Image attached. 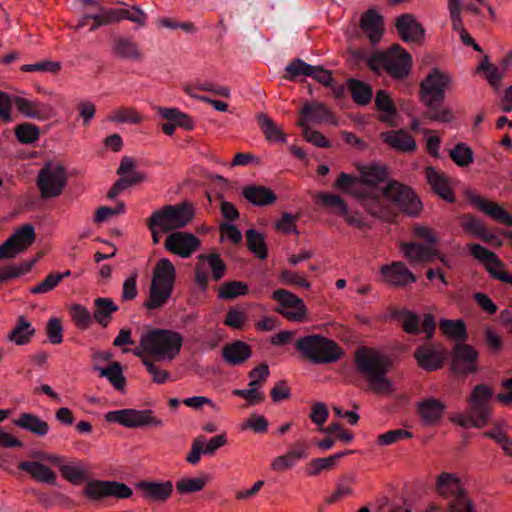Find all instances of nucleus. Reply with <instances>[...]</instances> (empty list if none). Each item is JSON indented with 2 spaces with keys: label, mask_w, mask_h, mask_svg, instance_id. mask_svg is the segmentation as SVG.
<instances>
[{
  "label": "nucleus",
  "mask_w": 512,
  "mask_h": 512,
  "mask_svg": "<svg viewBox=\"0 0 512 512\" xmlns=\"http://www.w3.org/2000/svg\"><path fill=\"white\" fill-rule=\"evenodd\" d=\"M48 456H57V454L42 450L32 451L30 453L31 459L21 461L18 467L20 470L27 472L37 482L55 485L57 474L51 468L53 462L46 459Z\"/></svg>",
  "instance_id": "6e6552de"
},
{
  "label": "nucleus",
  "mask_w": 512,
  "mask_h": 512,
  "mask_svg": "<svg viewBox=\"0 0 512 512\" xmlns=\"http://www.w3.org/2000/svg\"><path fill=\"white\" fill-rule=\"evenodd\" d=\"M333 187L351 197L360 201L364 208L371 214H376L377 210L372 206L369 199L368 192L363 187V181L356 176L349 175L347 173H340Z\"/></svg>",
  "instance_id": "f3484780"
},
{
  "label": "nucleus",
  "mask_w": 512,
  "mask_h": 512,
  "mask_svg": "<svg viewBox=\"0 0 512 512\" xmlns=\"http://www.w3.org/2000/svg\"><path fill=\"white\" fill-rule=\"evenodd\" d=\"M95 310L93 319L102 327H107L111 321L112 314L118 310V306L110 298H96L94 300Z\"/></svg>",
  "instance_id": "a19ab883"
},
{
  "label": "nucleus",
  "mask_w": 512,
  "mask_h": 512,
  "mask_svg": "<svg viewBox=\"0 0 512 512\" xmlns=\"http://www.w3.org/2000/svg\"><path fill=\"white\" fill-rule=\"evenodd\" d=\"M15 134L21 143L29 144L38 139L39 128L34 124L25 123L16 128Z\"/></svg>",
  "instance_id": "774afa93"
},
{
  "label": "nucleus",
  "mask_w": 512,
  "mask_h": 512,
  "mask_svg": "<svg viewBox=\"0 0 512 512\" xmlns=\"http://www.w3.org/2000/svg\"><path fill=\"white\" fill-rule=\"evenodd\" d=\"M439 327L443 334L451 339L465 340L466 338V328L462 320L442 319Z\"/></svg>",
  "instance_id": "4d7b16f0"
},
{
  "label": "nucleus",
  "mask_w": 512,
  "mask_h": 512,
  "mask_svg": "<svg viewBox=\"0 0 512 512\" xmlns=\"http://www.w3.org/2000/svg\"><path fill=\"white\" fill-rule=\"evenodd\" d=\"M308 457V446L305 443H296L285 454L274 457L270 469L274 472H284L292 469L296 464Z\"/></svg>",
  "instance_id": "bb28decb"
},
{
  "label": "nucleus",
  "mask_w": 512,
  "mask_h": 512,
  "mask_svg": "<svg viewBox=\"0 0 512 512\" xmlns=\"http://www.w3.org/2000/svg\"><path fill=\"white\" fill-rule=\"evenodd\" d=\"M35 229L31 224H24L0 246V259L14 258L25 251L35 241Z\"/></svg>",
  "instance_id": "4468645a"
},
{
  "label": "nucleus",
  "mask_w": 512,
  "mask_h": 512,
  "mask_svg": "<svg viewBox=\"0 0 512 512\" xmlns=\"http://www.w3.org/2000/svg\"><path fill=\"white\" fill-rule=\"evenodd\" d=\"M385 283L392 286H406L416 282L415 275L402 262H393L380 268Z\"/></svg>",
  "instance_id": "c85d7f7f"
},
{
  "label": "nucleus",
  "mask_w": 512,
  "mask_h": 512,
  "mask_svg": "<svg viewBox=\"0 0 512 512\" xmlns=\"http://www.w3.org/2000/svg\"><path fill=\"white\" fill-rule=\"evenodd\" d=\"M380 138L392 149L408 153L416 148V142L412 136L404 130H392L380 134Z\"/></svg>",
  "instance_id": "f704fd0d"
},
{
  "label": "nucleus",
  "mask_w": 512,
  "mask_h": 512,
  "mask_svg": "<svg viewBox=\"0 0 512 512\" xmlns=\"http://www.w3.org/2000/svg\"><path fill=\"white\" fill-rule=\"evenodd\" d=\"M469 249L472 256L483 263L491 277L512 285V276L507 272L505 264L494 252L479 244H471Z\"/></svg>",
  "instance_id": "dca6fc26"
},
{
  "label": "nucleus",
  "mask_w": 512,
  "mask_h": 512,
  "mask_svg": "<svg viewBox=\"0 0 512 512\" xmlns=\"http://www.w3.org/2000/svg\"><path fill=\"white\" fill-rule=\"evenodd\" d=\"M414 357L422 369L434 371L443 366L446 351L439 347L424 346L415 351Z\"/></svg>",
  "instance_id": "7c9ffc66"
},
{
  "label": "nucleus",
  "mask_w": 512,
  "mask_h": 512,
  "mask_svg": "<svg viewBox=\"0 0 512 512\" xmlns=\"http://www.w3.org/2000/svg\"><path fill=\"white\" fill-rule=\"evenodd\" d=\"M450 157L459 167H467L474 161V153L465 143H459L450 150Z\"/></svg>",
  "instance_id": "bf43d9fd"
},
{
  "label": "nucleus",
  "mask_w": 512,
  "mask_h": 512,
  "mask_svg": "<svg viewBox=\"0 0 512 512\" xmlns=\"http://www.w3.org/2000/svg\"><path fill=\"white\" fill-rule=\"evenodd\" d=\"M355 362L358 370L367 377L371 389L375 393L389 394L392 392V384L385 376L387 361L383 355L374 349L361 347L355 352Z\"/></svg>",
  "instance_id": "f03ea898"
},
{
  "label": "nucleus",
  "mask_w": 512,
  "mask_h": 512,
  "mask_svg": "<svg viewBox=\"0 0 512 512\" xmlns=\"http://www.w3.org/2000/svg\"><path fill=\"white\" fill-rule=\"evenodd\" d=\"M112 17L113 9H104L103 7L85 8L80 15L76 28L80 29L87 26L91 20L90 31H95L101 26L111 24Z\"/></svg>",
  "instance_id": "473e14b6"
},
{
  "label": "nucleus",
  "mask_w": 512,
  "mask_h": 512,
  "mask_svg": "<svg viewBox=\"0 0 512 512\" xmlns=\"http://www.w3.org/2000/svg\"><path fill=\"white\" fill-rule=\"evenodd\" d=\"M295 347L303 357L315 364L333 363L343 355L342 348L336 342L321 335L301 337Z\"/></svg>",
  "instance_id": "20e7f679"
},
{
  "label": "nucleus",
  "mask_w": 512,
  "mask_h": 512,
  "mask_svg": "<svg viewBox=\"0 0 512 512\" xmlns=\"http://www.w3.org/2000/svg\"><path fill=\"white\" fill-rule=\"evenodd\" d=\"M400 250L411 265L429 263L438 256V252L433 246H425L414 242L402 243Z\"/></svg>",
  "instance_id": "c756f323"
},
{
  "label": "nucleus",
  "mask_w": 512,
  "mask_h": 512,
  "mask_svg": "<svg viewBox=\"0 0 512 512\" xmlns=\"http://www.w3.org/2000/svg\"><path fill=\"white\" fill-rule=\"evenodd\" d=\"M349 453H351V451L335 453L325 458L312 459L309 463L308 474L311 476H316L322 471H329L333 469L336 466L338 460Z\"/></svg>",
  "instance_id": "09e8293b"
},
{
  "label": "nucleus",
  "mask_w": 512,
  "mask_h": 512,
  "mask_svg": "<svg viewBox=\"0 0 512 512\" xmlns=\"http://www.w3.org/2000/svg\"><path fill=\"white\" fill-rule=\"evenodd\" d=\"M201 245L199 238L184 231L171 232L165 239L164 248L181 258H189Z\"/></svg>",
  "instance_id": "a211bd4d"
},
{
  "label": "nucleus",
  "mask_w": 512,
  "mask_h": 512,
  "mask_svg": "<svg viewBox=\"0 0 512 512\" xmlns=\"http://www.w3.org/2000/svg\"><path fill=\"white\" fill-rule=\"evenodd\" d=\"M279 280L282 284L301 287L307 290L311 287V284L306 277L296 271L282 270L279 274Z\"/></svg>",
  "instance_id": "69168bd1"
},
{
  "label": "nucleus",
  "mask_w": 512,
  "mask_h": 512,
  "mask_svg": "<svg viewBox=\"0 0 512 512\" xmlns=\"http://www.w3.org/2000/svg\"><path fill=\"white\" fill-rule=\"evenodd\" d=\"M246 239L250 251L260 259H265L267 251L264 236L256 230L250 229L246 232Z\"/></svg>",
  "instance_id": "052dcab7"
},
{
  "label": "nucleus",
  "mask_w": 512,
  "mask_h": 512,
  "mask_svg": "<svg viewBox=\"0 0 512 512\" xmlns=\"http://www.w3.org/2000/svg\"><path fill=\"white\" fill-rule=\"evenodd\" d=\"M478 71L484 72V76L489 84L498 90L501 86V80L505 73V67H498L491 64L485 57L478 66Z\"/></svg>",
  "instance_id": "3c124183"
},
{
  "label": "nucleus",
  "mask_w": 512,
  "mask_h": 512,
  "mask_svg": "<svg viewBox=\"0 0 512 512\" xmlns=\"http://www.w3.org/2000/svg\"><path fill=\"white\" fill-rule=\"evenodd\" d=\"M209 481L208 475L199 477H185L176 482V489L180 494L194 493L203 490Z\"/></svg>",
  "instance_id": "5fc2aeb1"
},
{
  "label": "nucleus",
  "mask_w": 512,
  "mask_h": 512,
  "mask_svg": "<svg viewBox=\"0 0 512 512\" xmlns=\"http://www.w3.org/2000/svg\"><path fill=\"white\" fill-rule=\"evenodd\" d=\"M223 358L230 365H239L245 362L251 356L250 347L242 342L235 341L223 348Z\"/></svg>",
  "instance_id": "58836bf2"
},
{
  "label": "nucleus",
  "mask_w": 512,
  "mask_h": 512,
  "mask_svg": "<svg viewBox=\"0 0 512 512\" xmlns=\"http://www.w3.org/2000/svg\"><path fill=\"white\" fill-rule=\"evenodd\" d=\"M439 495L453 498L448 512H474L472 501L467 497L459 476L455 473L443 472L435 481Z\"/></svg>",
  "instance_id": "423d86ee"
},
{
  "label": "nucleus",
  "mask_w": 512,
  "mask_h": 512,
  "mask_svg": "<svg viewBox=\"0 0 512 512\" xmlns=\"http://www.w3.org/2000/svg\"><path fill=\"white\" fill-rule=\"evenodd\" d=\"M355 482L356 479L352 475H345L341 477L337 481L336 489L329 497L328 502L334 503L342 498L351 496L353 494V485Z\"/></svg>",
  "instance_id": "13d9d810"
},
{
  "label": "nucleus",
  "mask_w": 512,
  "mask_h": 512,
  "mask_svg": "<svg viewBox=\"0 0 512 512\" xmlns=\"http://www.w3.org/2000/svg\"><path fill=\"white\" fill-rule=\"evenodd\" d=\"M308 76L313 78L317 82L323 84L324 86H331L333 88L334 93L337 95L343 92L342 86H333V80L330 71L324 69L321 66L310 65Z\"/></svg>",
  "instance_id": "0e129e2a"
},
{
  "label": "nucleus",
  "mask_w": 512,
  "mask_h": 512,
  "mask_svg": "<svg viewBox=\"0 0 512 512\" xmlns=\"http://www.w3.org/2000/svg\"><path fill=\"white\" fill-rule=\"evenodd\" d=\"M425 177L432 190L441 198L449 202L454 200V193L450 187L449 180L443 173L428 166L425 169Z\"/></svg>",
  "instance_id": "72a5a7b5"
},
{
  "label": "nucleus",
  "mask_w": 512,
  "mask_h": 512,
  "mask_svg": "<svg viewBox=\"0 0 512 512\" xmlns=\"http://www.w3.org/2000/svg\"><path fill=\"white\" fill-rule=\"evenodd\" d=\"M302 118L298 121L300 127L309 126L310 123H332L336 124L334 116L327 109V107L321 103H307L301 109Z\"/></svg>",
  "instance_id": "2f4dec72"
},
{
  "label": "nucleus",
  "mask_w": 512,
  "mask_h": 512,
  "mask_svg": "<svg viewBox=\"0 0 512 512\" xmlns=\"http://www.w3.org/2000/svg\"><path fill=\"white\" fill-rule=\"evenodd\" d=\"M34 334L35 329L31 323L24 316H19L15 327L8 335V340L19 346L26 345L31 341Z\"/></svg>",
  "instance_id": "ea45409f"
},
{
  "label": "nucleus",
  "mask_w": 512,
  "mask_h": 512,
  "mask_svg": "<svg viewBox=\"0 0 512 512\" xmlns=\"http://www.w3.org/2000/svg\"><path fill=\"white\" fill-rule=\"evenodd\" d=\"M411 55L400 45L395 44L386 51V72L394 79H402L410 73Z\"/></svg>",
  "instance_id": "412c9836"
},
{
  "label": "nucleus",
  "mask_w": 512,
  "mask_h": 512,
  "mask_svg": "<svg viewBox=\"0 0 512 512\" xmlns=\"http://www.w3.org/2000/svg\"><path fill=\"white\" fill-rule=\"evenodd\" d=\"M69 312L74 324L82 330L87 329L93 317L90 312L81 304H73L69 308Z\"/></svg>",
  "instance_id": "e2e57ef3"
},
{
  "label": "nucleus",
  "mask_w": 512,
  "mask_h": 512,
  "mask_svg": "<svg viewBox=\"0 0 512 512\" xmlns=\"http://www.w3.org/2000/svg\"><path fill=\"white\" fill-rule=\"evenodd\" d=\"M13 104L24 117L38 121L48 120L55 114L54 108L50 104L39 100L15 96Z\"/></svg>",
  "instance_id": "4be33fe9"
},
{
  "label": "nucleus",
  "mask_w": 512,
  "mask_h": 512,
  "mask_svg": "<svg viewBox=\"0 0 512 512\" xmlns=\"http://www.w3.org/2000/svg\"><path fill=\"white\" fill-rule=\"evenodd\" d=\"M493 398L494 390L487 384H478L471 390L467 401L472 414L479 418V424L487 425L489 422Z\"/></svg>",
  "instance_id": "2eb2a0df"
},
{
  "label": "nucleus",
  "mask_w": 512,
  "mask_h": 512,
  "mask_svg": "<svg viewBox=\"0 0 512 512\" xmlns=\"http://www.w3.org/2000/svg\"><path fill=\"white\" fill-rule=\"evenodd\" d=\"M124 19L137 24L139 27H144L147 22V15L142 9L136 6L129 9H113L112 23L119 22Z\"/></svg>",
  "instance_id": "de8ad7c7"
},
{
  "label": "nucleus",
  "mask_w": 512,
  "mask_h": 512,
  "mask_svg": "<svg viewBox=\"0 0 512 512\" xmlns=\"http://www.w3.org/2000/svg\"><path fill=\"white\" fill-rule=\"evenodd\" d=\"M248 291L246 283L241 281H232L225 283L219 290V297L222 299H233L245 295Z\"/></svg>",
  "instance_id": "338daca9"
},
{
  "label": "nucleus",
  "mask_w": 512,
  "mask_h": 512,
  "mask_svg": "<svg viewBox=\"0 0 512 512\" xmlns=\"http://www.w3.org/2000/svg\"><path fill=\"white\" fill-rule=\"evenodd\" d=\"M315 200L331 214L342 216L343 213H346L345 211L348 205L338 194L319 192L316 194Z\"/></svg>",
  "instance_id": "79ce46f5"
},
{
  "label": "nucleus",
  "mask_w": 512,
  "mask_h": 512,
  "mask_svg": "<svg viewBox=\"0 0 512 512\" xmlns=\"http://www.w3.org/2000/svg\"><path fill=\"white\" fill-rule=\"evenodd\" d=\"M113 53L125 60L129 61H140L142 59V53L138 45L127 38L117 39L113 45Z\"/></svg>",
  "instance_id": "37998d69"
},
{
  "label": "nucleus",
  "mask_w": 512,
  "mask_h": 512,
  "mask_svg": "<svg viewBox=\"0 0 512 512\" xmlns=\"http://www.w3.org/2000/svg\"><path fill=\"white\" fill-rule=\"evenodd\" d=\"M467 199L476 209L482 211L494 220L512 226V215L507 213L499 204L488 201L475 192H468Z\"/></svg>",
  "instance_id": "a878e982"
},
{
  "label": "nucleus",
  "mask_w": 512,
  "mask_h": 512,
  "mask_svg": "<svg viewBox=\"0 0 512 512\" xmlns=\"http://www.w3.org/2000/svg\"><path fill=\"white\" fill-rule=\"evenodd\" d=\"M107 119L113 123L139 124L142 121V116L132 107H120L113 110Z\"/></svg>",
  "instance_id": "603ef678"
},
{
  "label": "nucleus",
  "mask_w": 512,
  "mask_h": 512,
  "mask_svg": "<svg viewBox=\"0 0 512 512\" xmlns=\"http://www.w3.org/2000/svg\"><path fill=\"white\" fill-rule=\"evenodd\" d=\"M441 102H433L432 105H426L428 108L427 116L429 119L442 123H449L454 120V114L450 107L441 105Z\"/></svg>",
  "instance_id": "680f3d73"
},
{
  "label": "nucleus",
  "mask_w": 512,
  "mask_h": 512,
  "mask_svg": "<svg viewBox=\"0 0 512 512\" xmlns=\"http://www.w3.org/2000/svg\"><path fill=\"white\" fill-rule=\"evenodd\" d=\"M157 111L161 117L170 122H175L180 127L187 130H191L193 128V121L191 118L177 108L158 107Z\"/></svg>",
  "instance_id": "6e6d98bb"
},
{
  "label": "nucleus",
  "mask_w": 512,
  "mask_h": 512,
  "mask_svg": "<svg viewBox=\"0 0 512 512\" xmlns=\"http://www.w3.org/2000/svg\"><path fill=\"white\" fill-rule=\"evenodd\" d=\"M183 335L172 329L152 328L144 331L139 339V347L133 350L135 356L147 354L157 361L171 362L181 352Z\"/></svg>",
  "instance_id": "f257e3e1"
},
{
  "label": "nucleus",
  "mask_w": 512,
  "mask_h": 512,
  "mask_svg": "<svg viewBox=\"0 0 512 512\" xmlns=\"http://www.w3.org/2000/svg\"><path fill=\"white\" fill-rule=\"evenodd\" d=\"M136 489L141 492L144 499L163 503L171 497L173 484L171 481H141L136 484Z\"/></svg>",
  "instance_id": "cd10ccee"
},
{
  "label": "nucleus",
  "mask_w": 512,
  "mask_h": 512,
  "mask_svg": "<svg viewBox=\"0 0 512 512\" xmlns=\"http://www.w3.org/2000/svg\"><path fill=\"white\" fill-rule=\"evenodd\" d=\"M46 459L53 462L61 476L73 485L81 484L88 476V464L83 460H67L64 456H48Z\"/></svg>",
  "instance_id": "aec40b11"
},
{
  "label": "nucleus",
  "mask_w": 512,
  "mask_h": 512,
  "mask_svg": "<svg viewBox=\"0 0 512 512\" xmlns=\"http://www.w3.org/2000/svg\"><path fill=\"white\" fill-rule=\"evenodd\" d=\"M194 215V206L189 202L165 205L151 214V225H158L162 232H174L186 227Z\"/></svg>",
  "instance_id": "39448f33"
},
{
  "label": "nucleus",
  "mask_w": 512,
  "mask_h": 512,
  "mask_svg": "<svg viewBox=\"0 0 512 512\" xmlns=\"http://www.w3.org/2000/svg\"><path fill=\"white\" fill-rule=\"evenodd\" d=\"M108 422L118 423L127 428H139L144 426L161 427L163 421L155 416L149 409H120L109 411L105 415Z\"/></svg>",
  "instance_id": "1a4fd4ad"
},
{
  "label": "nucleus",
  "mask_w": 512,
  "mask_h": 512,
  "mask_svg": "<svg viewBox=\"0 0 512 512\" xmlns=\"http://www.w3.org/2000/svg\"><path fill=\"white\" fill-rule=\"evenodd\" d=\"M94 370L99 376L106 378L108 382L119 392H124L126 388V378L123 374V368L119 362H112L107 367L94 366Z\"/></svg>",
  "instance_id": "4c0bfd02"
},
{
  "label": "nucleus",
  "mask_w": 512,
  "mask_h": 512,
  "mask_svg": "<svg viewBox=\"0 0 512 512\" xmlns=\"http://www.w3.org/2000/svg\"><path fill=\"white\" fill-rule=\"evenodd\" d=\"M360 173L359 178L363 181V187L368 192L369 199L372 206L379 203L383 190L378 188V184L383 182L387 176L385 167L377 164L361 165L358 166Z\"/></svg>",
  "instance_id": "6ab92c4d"
},
{
  "label": "nucleus",
  "mask_w": 512,
  "mask_h": 512,
  "mask_svg": "<svg viewBox=\"0 0 512 512\" xmlns=\"http://www.w3.org/2000/svg\"><path fill=\"white\" fill-rule=\"evenodd\" d=\"M242 195L254 206H267L277 199L276 194L269 187L262 185H248L243 188Z\"/></svg>",
  "instance_id": "c9c22d12"
},
{
  "label": "nucleus",
  "mask_w": 512,
  "mask_h": 512,
  "mask_svg": "<svg viewBox=\"0 0 512 512\" xmlns=\"http://www.w3.org/2000/svg\"><path fill=\"white\" fill-rule=\"evenodd\" d=\"M83 494L90 500L98 501L108 497L127 499L132 496L133 491L122 482L94 479L86 483Z\"/></svg>",
  "instance_id": "9d476101"
},
{
  "label": "nucleus",
  "mask_w": 512,
  "mask_h": 512,
  "mask_svg": "<svg viewBox=\"0 0 512 512\" xmlns=\"http://www.w3.org/2000/svg\"><path fill=\"white\" fill-rule=\"evenodd\" d=\"M272 299L278 303L276 311L289 321L307 320V307L297 295L286 289H277L272 293Z\"/></svg>",
  "instance_id": "ddd939ff"
},
{
  "label": "nucleus",
  "mask_w": 512,
  "mask_h": 512,
  "mask_svg": "<svg viewBox=\"0 0 512 512\" xmlns=\"http://www.w3.org/2000/svg\"><path fill=\"white\" fill-rule=\"evenodd\" d=\"M462 227L472 236L478 237L486 242H490L493 239H496V237L493 234L489 233L485 229L483 223L474 216H465L462 221Z\"/></svg>",
  "instance_id": "8fccbe9b"
},
{
  "label": "nucleus",
  "mask_w": 512,
  "mask_h": 512,
  "mask_svg": "<svg viewBox=\"0 0 512 512\" xmlns=\"http://www.w3.org/2000/svg\"><path fill=\"white\" fill-rule=\"evenodd\" d=\"M67 184V171L59 162H49L38 172L36 185L43 199L60 196Z\"/></svg>",
  "instance_id": "0eeeda50"
},
{
  "label": "nucleus",
  "mask_w": 512,
  "mask_h": 512,
  "mask_svg": "<svg viewBox=\"0 0 512 512\" xmlns=\"http://www.w3.org/2000/svg\"><path fill=\"white\" fill-rule=\"evenodd\" d=\"M14 424L39 436H44L49 431V426L45 421L29 413L21 414L18 419L14 420Z\"/></svg>",
  "instance_id": "c03bdc74"
},
{
  "label": "nucleus",
  "mask_w": 512,
  "mask_h": 512,
  "mask_svg": "<svg viewBox=\"0 0 512 512\" xmlns=\"http://www.w3.org/2000/svg\"><path fill=\"white\" fill-rule=\"evenodd\" d=\"M176 280V269L168 258L159 259L154 267L149 296L144 307L149 310H158L163 307L172 295Z\"/></svg>",
  "instance_id": "7ed1b4c3"
},
{
  "label": "nucleus",
  "mask_w": 512,
  "mask_h": 512,
  "mask_svg": "<svg viewBox=\"0 0 512 512\" xmlns=\"http://www.w3.org/2000/svg\"><path fill=\"white\" fill-rule=\"evenodd\" d=\"M363 32L372 43L378 42L383 35V19L375 10L371 9L364 13L360 21Z\"/></svg>",
  "instance_id": "e433bc0d"
},
{
  "label": "nucleus",
  "mask_w": 512,
  "mask_h": 512,
  "mask_svg": "<svg viewBox=\"0 0 512 512\" xmlns=\"http://www.w3.org/2000/svg\"><path fill=\"white\" fill-rule=\"evenodd\" d=\"M395 26L400 38L411 44L420 45L425 40V30L413 14H402L396 18Z\"/></svg>",
  "instance_id": "5701e85b"
},
{
  "label": "nucleus",
  "mask_w": 512,
  "mask_h": 512,
  "mask_svg": "<svg viewBox=\"0 0 512 512\" xmlns=\"http://www.w3.org/2000/svg\"><path fill=\"white\" fill-rule=\"evenodd\" d=\"M257 120L261 131L265 135L269 142H285L286 137L282 131V128L278 126L270 117L266 114H259Z\"/></svg>",
  "instance_id": "a18cd8bd"
},
{
  "label": "nucleus",
  "mask_w": 512,
  "mask_h": 512,
  "mask_svg": "<svg viewBox=\"0 0 512 512\" xmlns=\"http://www.w3.org/2000/svg\"><path fill=\"white\" fill-rule=\"evenodd\" d=\"M446 405L434 397H426L416 403V411L425 426H437L442 420Z\"/></svg>",
  "instance_id": "b1692460"
},
{
  "label": "nucleus",
  "mask_w": 512,
  "mask_h": 512,
  "mask_svg": "<svg viewBox=\"0 0 512 512\" xmlns=\"http://www.w3.org/2000/svg\"><path fill=\"white\" fill-rule=\"evenodd\" d=\"M375 104L378 111L381 112L380 120L392 125L396 115V108L390 96L383 90L378 91L375 97Z\"/></svg>",
  "instance_id": "49530a36"
},
{
  "label": "nucleus",
  "mask_w": 512,
  "mask_h": 512,
  "mask_svg": "<svg viewBox=\"0 0 512 512\" xmlns=\"http://www.w3.org/2000/svg\"><path fill=\"white\" fill-rule=\"evenodd\" d=\"M394 202L404 213L416 216L422 209V203L413 190L401 183L392 182L383 190L381 198Z\"/></svg>",
  "instance_id": "9b49d317"
},
{
  "label": "nucleus",
  "mask_w": 512,
  "mask_h": 512,
  "mask_svg": "<svg viewBox=\"0 0 512 512\" xmlns=\"http://www.w3.org/2000/svg\"><path fill=\"white\" fill-rule=\"evenodd\" d=\"M451 83V77L437 68L432 69L421 82V98L425 105L442 102L446 90Z\"/></svg>",
  "instance_id": "f8f14e48"
},
{
  "label": "nucleus",
  "mask_w": 512,
  "mask_h": 512,
  "mask_svg": "<svg viewBox=\"0 0 512 512\" xmlns=\"http://www.w3.org/2000/svg\"><path fill=\"white\" fill-rule=\"evenodd\" d=\"M348 88L357 104L366 105L371 101L373 93L368 84L359 80H350Z\"/></svg>",
  "instance_id": "864d4df0"
},
{
  "label": "nucleus",
  "mask_w": 512,
  "mask_h": 512,
  "mask_svg": "<svg viewBox=\"0 0 512 512\" xmlns=\"http://www.w3.org/2000/svg\"><path fill=\"white\" fill-rule=\"evenodd\" d=\"M478 352L467 344H457L452 358V369L459 374L473 373L477 370Z\"/></svg>",
  "instance_id": "393cba45"
}]
</instances>
